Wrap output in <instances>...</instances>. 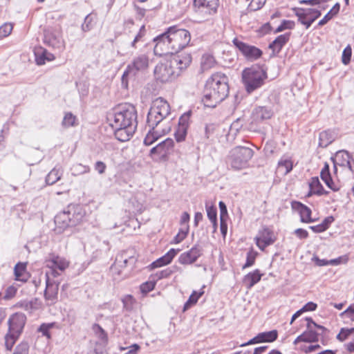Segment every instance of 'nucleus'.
I'll return each mask as SVG.
<instances>
[{
	"mask_svg": "<svg viewBox=\"0 0 354 354\" xmlns=\"http://www.w3.org/2000/svg\"><path fill=\"white\" fill-rule=\"evenodd\" d=\"M228 77L223 73L216 72L207 80L203 89L202 102L205 107L215 108L229 95Z\"/></svg>",
	"mask_w": 354,
	"mask_h": 354,
	"instance_id": "obj_1",
	"label": "nucleus"
},
{
	"mask_svg": "<svg viewBox=\"0 0 354 354\" xmlns=\"http://www.w3.org/2000/svg\"><path fill=\"white\" fill-rule=\"evenodd\" d=\"M190 53L171 55L165 63L158 64L154 68V77L157 82L166 83L176 80L192 63Z\"/></svg>",
	"mask_w": 354,
	"mask_h": 354,
	"instance_id": "obj_2",
	"label": "nucleus"
},
{
	"mask_svg": "<svg viewBox=\"0 0 354 354\" xmlns=\"http://www.w3.org/2000/svg\"><path fill=\"white\" fill-rule=\"evenodd\" d=\"M86 217V210L80 204H70L54 218L56 234H62L68 227L76 226Z\"/></svg>",
	"mask_w": 354,
	"mask_h": 354,
	"instance_id": "obj_3",
	"label": "nucleus"
},
{
	"mask_svg": "<svg viewBox=\"0 0 354 354\" xmlns=\"http://www.w3.org/2000/svg\"><path fill=\"white\" fill-rule=\"evenodd\" d=\"M108 120L113 129L135 130L138 124L136 109L131 104L119 106L115 109L113 114L109 115Z\"/></svg>",
	"mask_w": 354,
	"mask_h": 354,
	"instance_id": "obj_4",
	"label": "nucleus"
},
{
	"mask_svg": "<svg viewBox=\"0 0 354 354\" xmlns=\"http://www.w3.org/2000/svg\"><path fill=\"white\" fill-rule=\"evenodd\" d=\"M267 78V67L265 64H253L242 71V83L248 93H252L261 88Z\"/></svg>",
	"mask_w": 354,
	"mask_h": 354,
	"instance_id": "obj_5",
	"label": "nucleus"
},
{
	"mask_svg": "<svg viewBox=\"0 0 354 354\" xmlns=\"http://www.w3.org/2000/svg\"><path fill=\"white\" fill-rule=\"evenodd\" d=\"M167 32L171 37V42L175 54L183 53L181 50L186 48L191 41L189 31L175 25L167 28Z\"/></svg>",
	"mask_w": 354,
	"mask_h": 354,
	"instance_id": "obj_6",
	"label": "nucleus"
},
{
	"mask_svg": "<svg viewBox=\"0 0 354 354\" xmlns=\"http://www.w3.org/2000/svg\"><path fill=\"white\" fill-rule=\"evenodd\" d=\"M254 153L253 149L248 147L236 146L233 148L230 155L231 167L236 170L246 168Z\"/></svg>",
	"mask_w": 354,
	"mask_h": 354,
	"instance_id": "obj_7",
	"label": "nucleus"
},
{
	"mask_svg": "<svg viewBox=\"0 0 354 354\" xmlns=\"http://www.w3.org/2000/svg\"><path fill=\"white\" fill-rule=\"evenodd\" d=\"M174 140L167 138L150 149L149 157L156 162H167L174 151Z\"/></svg>",
	"mask_w": 354,
	"mask_h": 354,
	"instance_id": "obj_8",
	"label": "nucleus"
},
{
	"mask_svg": "<svg viewBox=\"0 0 354 354\" xmlns=\"http://www.w3.org/2000/svg\"><path fill=\"white\" fill-rule=\"evenodd\" d=\"M44 44L55 50L62 53L65 50L66 43L59 28L48 26L44 30Z\"/></svg>",
	"mask_w": 354,
	"mask_h": 354,
	"instance_id": "obj_9",
	"label": "nucleus"
},
{
	"mask_svg": "<svg viewBox=\"0 0 354 354\" xmlns=\"http://www.w3.org/2000/svg\"><path fill=\"white\" fill-rule=\"evenodd\" d=\"M22 331V314L15 313L8 319V333L5 336V346L10 351Z\"/></svg>",
	"mask_w": 354,
	"mask_h": 354,
	"instance_id": "obj_10",
	"label": "nucleus"
},
{
	"mask_svg": "<svg viewBox=\"0 0 354 354\" xmlns=\"http://www.w3.org/2000/svg\"><path fill=\"white\" fill-rule=\"evenodd\" d=\"M152 41L155 44L153 53L156 56L160 57L166 56L171 58V55H176L171 42V37L167 32V28L162 33L155 37Z\"/></svg>",
	"mask_w": 354,
	"mask_h": 354,
	"instance_id": "obj_11",
	"label": "nucleus"
},
{
	"mask_svg": "<svg viewBox=\"0 0 354 354\" xmlns=\"http://www.w3.org/2000/svg\"><path fill=\"white\" fill-rule=\"evenodd\" d=\"M232 43L247 61H257L259 59L263 54L261 48L245 43L239 39L237 37L233 39Z\"/></svg>",
	"mask_w": 354,
	"mask_h": 354,
	"instance_id": "obj_12",
	"label": "nucleus"
},
{
	"mask_svg": "<svg viewBox=\"0 0 354 354\" xmlns=\"http://www.w3.org/2000/svg\"><path fill=\"white\" fill-rule=\"evenodd\" d=\"M276 240L273 231L266 225L262 226L254 238L257 246L261 251H264L267 247L272 245Z\"/></svg>",
	"mask_w": 354,
	"mask_h": 354,
	"instance_id": "obj_13",
	"label": "nucleus"
},
{
	"mask_svg": "<svg viewBox=\"0 0 354 354\" xmlns=\"http://www.w3.org/2000/svg\"><path fill=\"white\" fill-rule=\"evenodd\" d=\"M195 11L206 17L214 15L218 7V0H194Z\"/></svg>",
	"mask_w": 354,
	"mask_h": 354,
	"instance_id": "obj_14",
	"label": "nucleus"
},
{
	"mask_svg": "<svg viewBox=\"0 0 354 354\" xmlns=\"http://www.w3.org/2000/svg\"><path fill=\"white\" fill-rule=\"evenodd\" d=\"M203 251L202 245L197 243L190 250L182 253L178 261L182 265L192 264L203 255Z\"/></svg>",
	"mask_w": 354,
	"mask_h": 354,
	"instance_id": "obj_15",
	"label": "nucleus"
},
{
	"mask_svg": "<svg viewBox=\"0 0 354 354\" xmlns=\"http://www.w3.org/2000/svg\"><path fill=\"white\" fill-rule=\"evenodd\" d=\"M292 33L287 32L278 35L275 39L268 44V49L271 50L270 58H274L279 56L283 48L290 41Z\"/></svg>",
	"mask_w": 354,
	"mask_h": 354,
	"instance_id": "obj_16",
	"label": "nucleus"
},
{
	"mask_svg": "<svg viewBox=\"0 0 354 354\" xmlns=\"http://www.w3.org/2000/svg\"><path fill=\"white\" fill-rule=\"evenodd\" d=\"M26 265L27 262H24V293L32 295L37 292L41 280L37 277L30 279V274L26 271Z\"/></svg>",
	"mask_w": 354,
	"mask_h": 354,
	"instance_id": "obj_17",
	"label": "nucleus"
},
{
	"mask_svg": "<svg viewBox=\"0 0 354 354\" xmlns=\"http://www.w3.org/2000/svg\"><path fill=\"white\" fill-rule=\"evenodd\" d=\"M291 207L293 211L297 212L300 217V222L303 223H311L312 210L306 205L300 201H292L291 202Z\"/></svg>",
	"mask_w": 354,
	"mask_h": 354,
	"instance_id": "obj_18",
	"label": "nucleus"
},
{
	"mask_svg": "<svg viewBox=\"0 0 354 354\" xmlns=\"http://www.w3.org/2000/svg\"><path fill=\"white\" fill-rule=\"evenodd\" d=\"M59 282L52 279H46V288L44 298L50 301V304H55L57 300V294Z\"/></svg>",
	"mask_w": 354,
	"mask_h": 354,
	"instance_id": "obj_19",
	"label": "nucleus"
},
{
	"mask_svg": "<svg viewBox=\"0 0 354 354\" xmlns=\"http://www.w3.org/2000/svg\"><path fill=\"white\" fill-rule=\"evenodd\" d=\"M180 251V249L171 248L164 255L153 261L148 266L150 270L169 265Z\"/></svg>",
	"mask_w": 354,
	"mask_h": 354,
	"instance_id": "obj_20",
	"label": "nucleus"
},
{
	"mask_svg": "<svg viewBox=\"0 0 354 354\" xmlns=\"http://www.w3.org/2000/svg\"><path fill=\"white\" fill-rule=\"evenodd\" d=\"M35 60L38 66L46 64V62H51L55 59L54 54L50 53L42 46H37L34 48Z\"/></svg>",
	"mask_w": 354,
	"mask_h": 354,
	"instance_id": "obj_21",
	"label": "nucleus"
},
{
	"mask_svg": "<svg viewBox=\"0 0 354 354\" xmlns=\"http://www.w3.org/2000/svg\"><path fill=\"white\" fill-rule=\"evenodd\" d=\"M319 339V333L313 328H306L301 334L298 335L293 342L296 345L300 342L316 343Z\"/></svg>",
	"mask_w": 354,
	"mask_h": 354,
	"instance_id": "obj_22",
	"label": "nucleus"
},
{
	"mask_svg": "<svg viewBox=\"0 0 354 354\" xmlns=\"http://www.w3.org/2000/svg\"><path fill=\"white\" fill-rule=\"evenodd\" d=\"M336 160L339 166L347 167L351 171H353L352 163H354V158L352 153L347 150H339L336 154Z\"/></svg>",
	"mask_w": 354,
	"mask_h": 354,
	"instance_id": "obj_23",
	"label": "nucleus"
},
{
	"mask_svg": "<svg viewBox=\"0 0 354 354\" xmlns=\"http://www.w3.org/2000/svg\"><path fill=\"white\" fill-rule=\"evenodd\" d=\"M320 178L326 185L332 191L338 192L340 189V187L335 185L331 176L330 165L327 162H324V167L321 170Z\"/></svg>",
	"mask_w": 354,
	"mask_h": 354,
	"instance_id": "obj_24",
	"label": "nucleus"
},
{
	"mask_svg": "<svg viewBox=\"0 0 354 354\" xmlns=\"http://www.w3.org/2000/svg\"><path fill=\"white\" fill-rule=\"evenodd\" d=\"M46 263L48 268L58 269L61 272L68 266V262L64 258L54 254H50L48 259L46 260Z\"/></svg>",
	"mask_w": 354,
	"mask_h": 354,
	"instance_id": "obj_25",
	"label": "nucleus"
},
{
	"mask_svg": "<svg viewBox=\"0 0 354 354\" xmlns=\"http://www.w3.org/2000/svg\"><path fill=\"white\" fill-rule=\"evenodd\" d=\"M336 137L337 133L333 129H328L321 131L319 134L318 147L321 148L327 147L335 140Z\"/></svg>",
	"mask_w": 354,
	"mask_h": 354,
	"instance_id": "obj_26",
	"label": "nucleus"
},
{
	"mask_svg": "<svg viewBox=\"0 0 354 354\" xmlns=\"http://www.w3.org/2000/svg\"><path fill=\"white\" fill-rule=\"evenodd\" d=\"M263 276V273H261L259 269H255L245 274L242 282L247 289H251L261 281Z\"/></svg>",
	"mask_w": 354,
	"mask_h": 354,
	"instance_id": "obj_27",
	"label": "nucleus"
},
{
	"mask_svg": "<svg viewBox=\"0 0 354 354\" xmlns=\"http://www.w3.org/2000/svg\"><path fill=\"white\" fill-rule=\"evenodd\" d=\"M128 66H130L132 71L137 75L138 71L148 68L149 57L146 55H138Z\"/></svg>",
	"mask_w": 354,
	"mask_h": 354,
	"instance_id": "obj_28",
	"label": "nucleus"
},
{
	"mask_svg": "<svg viewBox=\"0 0 354 354\" xmlns=\"http://www.w3.org/2000/svg\"><path fill=\"white\" fill-rule=\"evenodd\" d=\"M252 114L254 117L255 120H258L260 122L263 120L270 119L273 112L270 107L268 106H257L252 111Z\"/></svg>",
	"mask_w": 354,
	"mask_h": 354,
	"instance_id": "obj_29",
	"label": "nucleus"
},
{
	"mask_svg": "<svg viewBox=\"0 0 354 354\" xmlns=\"http://www.w3.org/2000/svg\"><path fill=\"white\" fill-rule=\"evenodd\" d=\"M292 10L297 17L298 22L304 26L306 29H308L310 27V24H308V17L310 15L308 13V8L294 7L292 8Z\"/></svg>",
	"mask_w": 354,
	"mask_h": 354,
	"instance_id": "obj_30",
	"label": "nucleus"
},
{
	"mask_svg": "<svg viewBox=\"0 0 354 354\" xmlns=\"http://www.w3.org/2000/svg\"><path fill=\"white\" fill-rule=\"evenodd\" d=\"M156 109V106H151L147 115V124L149 127L153 128H156L163 120V118L158 115Z\"/></svg>",
	"mask_w": 354,
	"mask_h": 354,
	"instance_id": "obj_31",
	"label": "nucleus"
},
{
	"mask_svg": "<svg viewBox=\"0 0 354 354\" xmlns=\"http://www.w3.org/2000/svg\"><path fill=\"white\" fill-rule=\"evenodd\" d=\"M335 218L333 216H328L324 218L321 223L316 225L309 226V229L314 233H322L326 231L334 222Z\"/></svg>",
	"mask_w": 354,
	"mask_h": 354,
	"instance_id": "obj_32",
	"label": "nucleus"
},
{
	"mask_svg": "<svg viewBox=\"0 0 354 354\" xmlns=\"http://www.w3.org/2000/svg\"><path fill=\"white\" fill-rule=\"evenodd\" d=\"M278 335V330L274 329L269 331L259 333L257 334V337L259 344L272 343L277 339Z\"/></svg>",
	"mask_w": 354,
	"mask_h": 354,
	"instance_id": "obj_33",
	"label": "nucleus"
},
{
	"mask_svg": "<svg viewBox=\"0 0 354 354\" xmlns=\"http://www.w3.org/2000/svg\"><path fill=\"white\" fill-rule=\"evenodd\" d=\"M160 99V101L156 100L152 106H156L157 113L163 118L164 120L170 113L171 108L169 104L166 100H164L161 97Z\"/></svg>",
	"mask_w": 354,
	"mask_h": 354,
	"instance_id": "obj_34",
	"label": "nucleus"
},
{
	"mask_svg": "<svg viewBox=\"0 0 354 354\" xmlns=\"http://www.w3.org/2000/svg\"><path fill=\"white\" fill-rule=\"evenodd\" d=\"M149 130L147 133L145 138H144L143 143L145 146H150L153 145L155 142H156L160 137L165 135L166 133L163 132L162 133H159L158 131H156V128H153L152 127H149Z\"/></svg>",
	"mask_w": 354,
	"mask_h": 354,
	"instance_id": "obj_35",
	"label": "nucleus"
},
{
	"mask_svg": "<svg viewBox=\"0 0 354 354\" xmlns=\"http://www.w3.org/2000/svg\"><path fill=\"white\" fill-rule=\"evenodd\" d=\"M55 328H58V324L55 322L49 323H42L37 328V331L41 334L43 337H46L48 339L52 338L50 330Z\"/></svg>",
	"mask_w": 354,
	"mask_h": 354,
	"instance_id": "obj_36",
	"label": "nucleus"
},
{
	"mask_svg": "<svg viewBox=\"0 0 354 354\" xmlns=\"http://www.w3.org/2000/svg\"><path fill=\"white\" fill-rule=\"evenodd\" d=\"M340 10V3L337 2L334 4L332 8L320 19L317 24V26H323L326 24L330 20L335 17Z\"/></svg>",
	"mask_w": 354,
	"mask_h": 354,
	"instance_id": "obj_37",
	"label": "nucleus"
},
{
	"mask_svg": "<svg viewBox=\"0 0 354 354\" xmlns=\"http://www.w3.org/2000/svg\"><path fill=\"white\" fill-rule=\"evenodd\" d=\"M309 187L315 189V192L317 196H323L328 195L329 192L326 191L322 183L319 181V179L317 176H313L311 178L310 181L309 183Z\"/></svg>",
	"mask_w": 354,
	"mask_h": 354,
	"instance_id": "obj_38",
	"label": "nucleus"
},
{
	"mask_svg": "<svg viewBox=\"0 0 354 354\" xmlns=\"http://www.w3.org/2000/svg\"><path fill=\"white\" fill-rule=\"evenodd\" d=\"M204 294V290H203V288L201 289L199 291L194 290L192 294L190 295L188 300L185 303L183 306V311L187 310L189 308H190L192 306L195 305L200 297Z\"/></svg>",
	"mask_w": 354,
	"mask_h": 354,
	"instance_id": "obj_39",
	"label": "nucleus"
},
{
	"mask_svg": "<svg viewBox=\"0 0 354 354\" xmlns=\"http://www.w3.org/2000/svg\"><path fill=\"white\" fill-rule=\"evenodd\" d=\"M201 64L202 71H207L214 66L216 64V59L212 55L204 54L202 56Z\"/></svg>",
	"mask_w": 354,
	"mask_h": 354,
	"instance_id": "obj_40",
	"label": "nucleus"
},
{
	"mask_svg": "<svg viewBox=\"0 0 354 354\" xmlns=\"http://www.w3.org/2000/svg\"><path fill=\"white\" fill-rule=\"evenodd\" d=\"M62 174L59 169L53 168L46 176V183L48 185L55 184L61 178Z\"/></svg>",
	"mask_w": 354,
	"mask_h": 354,
	"instance_id": "obj_41",
	"label": "nucleus"
},
{
	"mask_svg": "<svg viewBox=\"0 0 354 354\" xmlns=\"http://www.w3.org/2000/svg\"><path fill=\"white\" fill-rule=\"evenodd\" d=\"M244 122V118H238L230 125L229 133L235 136L240 131H245Z\"/></svg>",
	"mask_w": 354,
	"mask_h": 354,
	"instance_id": "obj_42",
	"label": "nucleus"
},
{
	"mask_svg": "<svg viewBox=\"0 0 354 354\" xmlns=\"http://www.w3.org/2000/svg\"><path fill=\"white\" fill-rule=\"evenodd\" d=\"M93 330L95 334L99 338V339L102 342V343L104 345L108 344L109 338L108 334L105 331V330L98 324H94L93 325Z\"/></svg>",
	"mask_w": 354,
	"mask_h": 354,
	"instance_id": "obj_43",
	"label": "nucleus"
},
{
	"mask_svg": "<svg viewBox=\"0 0 354 354\" xmlns=\"http://www.w3.org/2000/svg\"><path fill=\"white\" fill-rule=\"evenodd\" d=\"M136 76V74L135 73V72L132 71L130 66L127 65L121 77L122 88L124 89H128L129 79L131 77L135 78Z\"/></svg>",
	"mask_w": 354,
	"mask_h": 354,
	"instance_id": "obj_44",
	"label": "nucleus"
},
{
	"mask_svg": "<svg viewBox=\"0 0 354 354\" xmlns=\"http://www.w3.org/2000/svg\"><path fill=\"white\" fill-rule=\"evenodd\" d=\"M115 138L120 142H125L130 139L135 130L129 129H122L120 130L113 129Z\"/></svg>",
	"mask_w": 354,
	"mask_h": 354,
	"instance_id": "obj_45",
	"label": "nucleus"
},
{
	"mask_svg": "<svg viewBox=\"0 0 354 354\" xmlns=\"http://www.w3.org/2000/svg\"><path fill=\"white\" fill-rule=\"evenodd\" d=\"M156 283V280L153 278H151L150 275L148 281L140 285V290L142 295L145 296L149 292L152 291L155 288Z\"/></svg>",
	"mask_w": 354,
	"mask_h": 354,
	"instance_id": "obj_46",
	"label": "nucleus"
},
{
	"mask_svg": "<svg viewBox=\"0 0 354 354\" xmlns=\"http://www.w3.org/2000/svg\"><path fill=\"white\" fill-rule=\"evenodd\" d=\"M259 253L255 251L252 248H250L246 254V261L245 263L242 266V269H245L247 268L252 267L255 263L256 259L258 256Z\"/></svg>",
	"mask_w": 354,
	"mask_h": 354,
	"instance_id": "obj_47",
	"label": "nucleus"
},
{
	"mask_svg": "<svg viewBox=\"0 0 354 354\" xmlns=\"http://www.w3.org/2000/svg\"><path fill=\"white\" fill-rule=\"evenodd\" d=\"M245 131H248L251 132H259L260 130L259 123H261L258 120H255L253 115H251L250 120L245 119Z\"/></svg>",
	"mask_w": 354,
	"mask_h": 354,
	"instance_id": "obj_48",
	"label": "nucleus"
},
{
	"mask_svg": "<svg viewBox=\"0 0 354 354\" xmlns=\"http://www.w3.org/2000/svg\"><path fill=\"white\" fill-rule=\"evenodd\" d=\"M189 230V225H186L185 227L180 228L178 234L174 237L171 243L173 244H178L181 243L187 236Z\"/></svg>",
	"mask_w": 354,
	"mask_h": 354,
	"instance_id": "obj_49",
	"label": "nucleus"
},
{
	"mask_svg": "<svg viewBox=\"0 0 354 354\" xmlns=\"http://www.w3.org/2000/svg\"><path fill=\"white\" fill-rule=\"evenodd\" d=\"M121 301L123 304V308L127 311H131L133 308V305L136 304V299L132 295H126L122 299Z\"/></svg>",
	"mask_w": 354,
	"mask_h": 354,
	"instance_id": "obj_50",
	"label": "nucleus"
},
{
	"mask_svg": "<svg viewBox=\"0 0 354 354\" xmlns=\"http://www.w3.org/2000/svg\"><path fill=\"white\" fill-rule=\"evenodd\" d=\"M188 128L177 126L174 132V138L177 142L185 140L187 136Z\"/></svg>",
	"mask_w": 354,
	"mask_h": 354,
	"instance_id": "obj_51",
	"label": "nucleus"
},
{
	"mask_svg": "<svg viewBox=\"0 0 354 354\" xmlns=\"http://www.w3.org/2000/svg\"><path fill=\"white\" fill-rule=\"evenodd\" d=\"M192 115V111L191 110L185 112L180 116L177 126L189 129Z\"/></svg>",
	"mask_w": 354,
	"mask_h": 354,
	"instance_id": "obj_52",
	"label": "nucleus"
},
{
	"mask_svg": "<svg viewBox=\"0 0 354 354\" xmlns=\"http://www.w3.org/2000/svg\"><path fill=\"white\" fill-rule=\"evenodd\" d=\"M76 116L73 115L71 112H68L65 114L63 120H62V126L68 128L71 127H74L75 125L76 122Z\"/></svg>",
	"mask_w": 354,
	"mask_h": 354,
	"instance_id": "obj_53",
	"label": "nucleus"
},
{
	"mask_svg": "<svg viewBox=\"0 0 354 354\" xmlns=\"http://www.w3.org/2000/svg\"><path fill=\"white\" fill-rule=\"evenodd\" d=\"M173 274V271L167 268L165 270L157 272L155 274H151V278H153L156 281L169 277Z\"/></svg>",
	"mask_w": 354,
	"mask_h": 354,
	"instance_id": "obj_54",
	"label": "nucleus"
},
{
	"mask_svg": "<svg viewBox=\"0 0 354 354\" xmlns=\"http://www.w3.org/2000/svg\"><path fill=\"white\" fill-rule=\"evenodd\" d=\"M352 56V48L350 44H348L343 50L342 54V62L344 65H347L351 62Z\"/></svg>",
	"mask_w": 354,
	"mask_h": 354,
	"instance_id": "obj_55",
	"label": "nucleus"
},
{
	"mask_svg": "<svg viewBox=\"0 0 354 354\" xmlns=\"http://www.w3.org/2000/svg\"><path fill=\"white\" fill-rule=\"evenodd\" d=\"M205 208L207 212V216L210 221H215L217 220V208L215 205H209L208 203H205Z\"/></svg>",
	"mask_w": 354,
	"mask_h": 354,
	"instance_id": "obj_56",
	"label": "nucleus"
},
{
	"mask_svg": "<svg viewBox=\"0 0 354 354\" xmlns=\"http://www.w3.org/2000/svg\"><path fill=\"white\" fill-rule=\"evenodd\" d=\"M341 317L349 319L351 321L354 322V303L350 304L345 310L339 314Z\"/></svg>",
	"mask_w": 354,
	"mask_h": 354,
	"instance_id": "obj_57",
	"label": "nucleus"
},
{
	"mask_svg": "<svg viewBox=\"0 0 354 354\" xmlns=\"http://www.w3.org/2000/svg\"><path fill=\"white\" fill-rule=\"evenodd\" d=\"M93 18L91 15V14H88L85 17L83 24H82V30L83 32H88L90 31L92 28V22H93Z\"/></svg>",
	"mask_w": 354,
	"mask_h": 354,
	"instance_id": "obj_58",
	"label": "nucleus"
},
{
	"mask_svg": "<svg viewBox=\"0 0 354 354\" xmlns=\"http://www.w3.org/2000/svg\"><path fill=\"white\" fill-rule=\"evenodd\" d=\"M145 33H146L145 26L142 25L140 28L139 31L135 36L133 40L131 41V46L132 48H136V44L138 41H141L142 38L145 35Z\"/></svg>",
	"mask_w": 354,
	"mask_h": 354,
	"instance_id": "obj_59",
	"label": "nucleus"
},
{
	"mask_svg": "<svg viewBox=\"0 0 354 354\" xmlns=\"http://www.w3.org/2000/svg\"><path fill=\"white\" fill-rule=\"evenodd\" d=\"M308 13L310 14L308 17V24H310V26L322 15V12L319 10L312 8H308Z\"/></svg>",
	"mask_w": 354,
	"mask_h": 354,
	"instance_id": "obj_60",
	"label": "nucleus"
},
{
	"mask_svg": "<svg viewBox=\"0 0 354 354\" xmlns=\"http://www.w3.org/2000/svg\"><path fill=\"white\" fill-rule=\"evenodd\" d=\"M12 30V24L6 23L0 27V38L8 36Z\"/></svg>",
	"mask_w": 354,
	"mask_h": 354,
	"instance_id": "obj_61",
	"label": "nucleus"
},
{
	"mask_svg": "<svg viewBox=\"0 0 354 354\" xmlns=\"http://www.w3.org/2000/svg\"><path fill=\"white\" fill-rule=\"evenodd\" d=\"M278 165H279V167H285V169H286L285 173L286 174L290 173L293 169L292 162L291 160H290V159H281L278 162Z\"/></svg>",
	"mask_w": 354,
	"mask_h": 354,
	"instance_id": "obj_62",
	"label": "nucleus"
},
{
	"mask_svg": "<svg viewBox=\"0 0 354 354\" xmlns=\"http://www.w3.org/2000/svg\"><path fill=\"white\" fill-rule=\"evenodd\" d=\"M218 207L220 209V220H227L229 218L227 209L225 203L221 201L218 203Z\"/></svg>",
	"mask_w": 354,
	"mask_h": 354,
	"instance_id": "obj_63",
	"label": "nucleus"
},
{
	"mask_svg": "<svg viewBox=\"0 0 354 354\" xmlns=\"http://www.w3.org/2000/svg\"><path fill=\"white\" fill-rule=\"evenodd\" d=\"M348 261V257L347 255H343L338 257L335 259H332L329 260V265L331 266H338L342 263H346Z\"/></svg>",
	"mask_w": 354,
	"mask_h": 354,
	"instance_id": "obj_64",
	"label": "nucleus"
}]
</instances>
